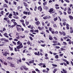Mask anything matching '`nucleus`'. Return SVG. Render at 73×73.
Wrapping results in <instances>:
<instances>
[{"instance_id":"obj_1","label":"nucleus","mask_w":73,"mask_h":73,"mask_svg":"<svg viewBox=\"0 0 73 73\" xmlns=\"http://www.w3.org/2000/svg\"><path fill=\"white\" fill-rule=\"evenodd\" d=\"M17 44L18 46H17V49H21L23 48L24 46L23 45V43L20 41L19 40L17 42Z\"/></svg>"},{"instance_id":"obj_2","label":"nucleus","mask_w":73,"mask_h":73,"mask_svg":"<svg viewBox=\"0 0 73 73\" xmlns=\"http://www.w3.org/2000/svg\"><path fill=\"white\" fill-rule=\"evenodd\" d=\"M49 31L50 32H51L52 34H54V33H55V34H58V31H56L54 32V31H52V27H49Z\"/></svg>"},{"instance_id":"obj_3","label":"nucleus","mask_w":73,"mask_h":73,"mask_svg":"<svg viewBox=\"0 0 73 73\" xmlns=\"http://www.w3.org/2000/svg\"><path fill=\"white\" fill-rule=\"evenodd\" d=\"M20 27H21V26L20 25H17V26H16V28H17V31H18V32H19V31H20Z\"/></svg>"},{"instance_id":"obj_4","label":"nucleus","mask_w":73,"mask_h":73,"mask_svg":"<svg viewBox=\"0 0 73 73\" xmlns=\"http://www.w3.org/2000/svg\"><path fill=\"white\" fill-rule=\"evenodd\" d=\"M5 42H4L3 41H0V46H5V44H5Z\"/></svg>"},{"instance_id":"obj_5","label":"nucleus","mask_w":73,"mask_h":73,"mask_svg":"<svg viewBox=\"0 0 73 73\" xmlns=\"http://www.w3.org/2000/svg\"><path fill=\"white\" fill-rule=\"evenodd\" d=\"M3 20H5L6 21H7L8 24H11V22H10V21L9 20V19H7V18L5 17L4 18Z\"/></svg>"},{"instance_id":"obj_6","label":"nucleus","mask_w":73,"mask_h":73,"mask_svg":"<svg viewBox=\"0 0 73 73\" xmlns=\"http://www.w3.org/2000/svg\"><path fill=\"white\" fill-rule=\"evenodd\" d=\"M37 9L38 10H40V12H41L42 11V7H41V6H39L38 8Z\"/></svg>"},{"instance_id":"obj_7","label":"nucleus","mask_w":73,"mask_h":73,"mask_svg":"<svg viewBox=\"0 0 73 73\" xmlns=\"http://www.w3.org/2000/svg\"><path fill=\"white\" fill-rule=\"evenodd\" d=\"M7 54L9 55V53L8 52H5V54H3V55L4 56H7Z\"/></svg>"},{"instance_id":"obj_8","label":"nucleus","mask_w":73,"mask_h":73,"mask_svg":"<svg viewBox=\"0 0 73 73\" xmlns=\"http://www.w3.org/2000/svg\"><path fill=\"white\" fill-rule=\"evenodd\" d=\"M62 71H61V73H67V71L66 70H65L64 69H63Z\"/></svg>"},{"instance_id":"obj_9","label":"nucleus","mask_w":73,"mask_h":73,"mask_svg":"<svg viewBox=\"0 0 73 73\" xmlns=\"http://www.w3.org/2000/svg\"><path fill=\"white\" fill-rule=\"evenodd\" d=\"M40 24V22L39 21H37L35 22V24L37 26H39V24Z\"/></svg>"},{"instance_id":"obj_10","label":"nucleus","mask_w":73,"mask_h":73,"mask_svg":"<svg viewBox=\"0 0 73 73\" xmlns=\"http://www.w3.org/2000/svg\"><path fill=\"white\" fill-rule=\"evenodd\" d=\"M35 55H36L37 56H40V52L38 51V53L37 52H35L34 53Z\"/></svg>"},{"instance_id":"obj_11","label":"nucleus","mask_w":73,"mask_h":73,"mask_svg":"<svg viewBox=\"0 0 73 73\" xmlns=\"http://www.w3.org/2000/svg\"><path fill=\"white\" fill-rule=\"evenodd\" d=\"M54 11V9H53L51 8L50 9L49 11H48L50 13H52L51 12H52L53 11Z\"/></svg>"},{"instance_id":"obj_12","label":"nucleus","mask_w":73,"mask_h":73,"mask_svg":"<svg viewBox=\"0 0 73 73\" xmlns=\"http://www.w3.org/2000/svg\"><path fill=\"white\" fill-rule=\"evenodd\" d=\"M63 61H64V62H66V64H67V65H69V62H68V61H67V60H66L63 59Z\"/></svg>"},{"instance_id":"obj_13","label":"nucleus","mask_w":73,"mask_h":73,"mask_svg":"<svg viewBox=\"0 0 73 73\" xmlns=\"http://www.w3.org/2000/svg\"><path fill=\"white\" fill-rule=\"evenodd\" d=\"M23 4L25 7H28V4L27 3H26L25 2H24Z\"/></svg>"},{"instance_id":"obj_14","label":"nucleus","mask_w":73,"mask_h":73,"mask_svg":"<svg viewBox=\"0 0 73 73\" xmlns=\"http://www.w3.org/2000/svg\"><path fill=\"white\" fill-rule=\"evenodd\" d=\"M49 39L50 40H53V38L52 37V36L49 35Z\"/></svg>"},{"instance_id":"obj_15","label":"nucleus","mask_w":73,"mask_h":73,"mask_svg":"<svg viewBox=\"0 0 73 73\" xmlns=\"http://www.w3.org/2000/svg\"><path fill=\"white\" fill-rule=\"evenodd\" d=\"M66 28L68 30H69V24H68L67 23L66 24Z\"/></svg>"},{"instance_id":"obj_16","label":"nucleus","mask_w":73,"mask_h":73,"mask_svg":"<svg viewBox=\"0 0 73 73\" xmlns=\"http://www.w3.org/2000/svg\"><path fill=\"white\" fill-rule=\"evenodd\" d=\"M23 68H24V69H25V70H28V68H27V67L25 66H23Z\"/></svg>"},{"instance_id":"obj_17","label":"nucleus","mask_w":73,"mask_h":73,"mask_svg":"<svg viewBox=\"0 0 73 73\" xmlns=\"http://www.w3.org/2000/svg\"><path fill=\"white\" fill-rule=\"evenodd\" d=\"M7 59L9 60H13V58L12 57H7Z\"/></svg>"},{"instance_id":"obj_18","label":"nucleus","mask_w":73,"mask_h":73,"mask_svg":"<svg viewBox=\"0 0 73 73\" xmlns=\"http://www.w3.org/2000/svg\"><path fill=\"white\" fill-rule=\"evenodd\" d=\"M43 8L45 9H46V10H48V7L46 6H44L43 7Z\"/></svg>"},{"instance_id":"obj_19","label":"nucleus","mask_w":73,"mask_h":73,"mask_svg":"<svg viewBox=\"0 0 73 73\" xmlns=\"http://www.w3.org/2000/svg\"><path fill=\"white\" fill-rule=\"evenodd\" d=\"M34 60H32L29 62V64H32V63H34Z\"/></svg>"},{"instance_id":"obj_20","label":"nucleus","mask_w":73,"mask_h":73,"mask_svg":"<svg viewBox=\"0 0 73 73\" xmlns=\"http://www.w3.org/2000/svg\"><path fill=\"white\" fill-rule=\"evenodd\" d=\"M69 17L70 19V20H73V17L72 15H70Z\"/></svg>"},{"instance_id":"obj_21","label":"nucleus","mask_w":73,"mask_h":73,"mask_svg":"<svg viewBox=\"0 0 73 73\" xmlns=\"http://www.w3.org/2000/svg\"><path fill=\"white\" fill-rule=\"evenodd\" d=\"M20 37L22 38H24L25 37V36L24 35H21L20 36Z\"/></svg>"},{"instance_id":"obj_22","label":"nucleus","mask_w":73,"mask_h":73,"mask_svg":"<svg viewBox=\"0 0 73 73\" xmlns=\"http://www.w3.org/2000/svg\"><path fill=\"white\" fill-rule=\"evenodd\" d=\"M38 29L40 30V31H42V29H42V28L41 27H40L39 26L38 27Z\"/></svg>"},{"instance_id":"obj_23","label":"nucleus","mask_w":73,"mask_h":73,"mask_svg":"<svg viewBox=\"0 0 73 73\" xmlns=\"http://www.w3.org/2000/svg\"><path fill=\"white\" fill-rule=\"evenodd\" d=\"M43 19L44 20H46V19H48V16H46L44 17H43Z\"/></svg>"},{"instance_id":"obj_24","label":"nucleus","mask_w":73,"mask_h":73,"mask_svg":"<svg viewBox=\"0 0 73 73\" xmlns=\"http://www.w3.org/2000/svg\"><path fill=\"white\" fill-rule=\"evenodd\" d=\"M10 66H11V67H15V64H12V63L10 64Z\"/></svg>"},{"instance_id":"obj_25","label":"nucleus","mask_w":73,"mask_h":73,"mask_svg":"<svg viewBox=\"0 0 73 73\" xmlns=\"http://www.w3.org/2000/svg\"><path fill=\"white\" fill-rule=\"evenodd\" d=\"M4 41L5 42H9V40L7 39H5V40H4Z\"/></svg>"},{"instance_id":"obj_26","label":"nucleus","mask_w":73,"mask_h":73,"mask_svg":"<svg viewBox=\"0 0 73 73\" xmlns=\"http://www.w3.org/2000/svg\"><path fill=\"white\" fill-rule=\"evenodd\" d=\"M13 23L14 24V25L16 26V25H17V23H16V22L15 21H14L13 22Z\"/></svg>"},{"instance_id":"obj_27","label":"nucleus","mask_w":73,"mask_h":73,"mask_svg":"<svg viewBox=\"0 0 73 73\" xmlns=\"http://www.w3.org/2000/svg\"><path fill=\"white\" fill-rule=\"evenodd\" d=\"M9 48L10 50H12V51H13V48L11 47V46H9Z\"/></svg>"},{"instance_id":"obj_28","label":"nucleus","mask_w":73,"mask_h":73,"mask_svg":"<svg viewBox=\"0 0 73 73\" xmlns=\"http://www.w3.org/2000/svg\"><path fill=\"white\" fill-rule=\"evenodd\" d=\"M13 17L14 19H19V17L17 16H14Z\"/></svg>"},{"instance_id":"obj_29","label":"nucleus","mask_w":73,"mask_h":73,"mask_svg":"<svg viewBox=\"0 0 73 73\" xmlns=\"http://www.w3.org/2000/svg\"><path fill=\"white\" fill-rule=\"evenodd\" d=\"M57 68L54 69V70L53 71V73H55L56 72V71H57Z\"/></svg>"},{"instance_id":"obj_30","label":"nucleus","mask_w":73,"mask_h":73,"mask_svg":"<svg viewBox=\"0 0 73 73\" xmlns=\"http://www.w3.org/2000/svg\"><path fill=\"white\" fill-rule=\"evenodd\" d=\"M43 5L44 6H45L47 4V2H46V1L44 2V3H43Z\"/></svg>"},{"instance_id":"obj_31","label":"nucleus","mask_w":73,"mask_h":73,"mask_svg":"<svg viewBox=\"0 0 73 73\" xmlns=\"http://www.w3.org/2000/svg\"><path fill=\"white\" fill-rule=\"evenodd\" d=\"M13 3L14 5H17V2L16 1H14L13 2Z\"/></svg>"},{"instance_id":"obj_32","label":"nucleus","mask_w":73,"mask_h":73,"mask_svg":"<svg viewBox=\"0 0 73 73\" xmlns=\"http://www.w3.org/2000/svg\"><path fill=\"white\" fill-rule=\"evenodd\" d=\"M44 65V64L42 63H41L39 64L38 65H39V66H42V65Z\"/></svg>"},{"instance_id":"obj_33","label":"nucleus","mask_w":73,"mask_h":73,"mask_svg":"<svg viewBox=\"0 0 73 73\" xmlns=\"http://www.w3.org/2000/svg\"><path fill=\"white\" fill-rule=\"evenodd\" d=\"M58 19V18L57 17H56V18H55L54 19V21H57V19Z\"/></svg>"},{"instance_id":"obj_34","label":"nucleus","mask_w":73,"mask_h":73,"mask_svg":"<svg viewBox=\"0 0 73 73\" xmlns=\"http://www.w3.org/2000/svg\"><path fill=\"white\" fill-rule=\"evenodd\" d=\"M63 25L64 26H65L66 25V22H64L63 23Z\"/></svg>"},{"instance_id":"obj_35","label":"nucleus","mask_w":73,"mask_h":73,"mask_svg":"<svg viewBox=\"0 0 73 73\" xmlns=\"http://www.w3.org/2000/svg\"><path fill=\"white\" fill-rule=\"evenodd\" d=\"M29 35H30V36H32V37H35L34 35L31 33H29Z\"/></svg>"},{"instance_id":"obj_36","label":"nucleus","mask_w":73,"mask_h":73,"mask_svg":"<svg viewBox=\"0 0 73 73\" xmlns=\"http://www.w3.org/2000/svg\"><path fill=\"white\" fill-rule=\"evenodd\" d=\"M29 38L31 40V41H32V40H33V38H32V36H29Z\"/></svg>"},{"instance_id":"obj_37","label":"nucleus","mask_w":73,"mask_h":73,"mask_svg":"<svg viewBox=\"0 0 73 73\" xmlns=\"http://www.w3.org/2000/svg\"><path fill=\"white\" fill-rule=\"evenodd\" d=\"M13 15H14V16H17V15L16 14V12H15L13 11Z\"/></svg>"},{"instance_id":"obj_38","label":"nucleus","mask_w":73,"mask_h":73,"mask_svg":"<svg viewBox=\"0 0 73 73\" xmlns=\"http://www.w3.org/2000/svg\"><path fill=\"white\" fill-rule=\"evenodd\" d=\"M23 14H26V15H27L28 14V12L27 11H24L23 12Z\"/></svg>"},{"instance_id":"obj_39","label":"nucleus","mask_w":73,"mask_h":73,"mask_svg":"<svg viewBox=\"0 0 73 73\" xmlns=\"http://www.w3.org/2000/svg\"><path fill=\"white\" fill-rule=\"evenodd\" d=\"M20 21L21 23H24V20L22 19L21 20H20Z\"/></svg>"},{"instance_id":"obj_40","label":"nucleus","mask_w":73,"mask_h":73,"mask_svg":"<svg viewBox=\"0 0 73 73\" xmlns=\"http://www.w3.org/2000/svg\"><path fill=\"white\" fill-rule=\"evenodd\" d=\"M26 24L27 25H28V24H29V22H27V21H26Z\"/></svg>"},{"instance_id":"obj_41","label":"nucleus","mask_w":73,"mask_h":73,"mask_svg":"<svg viewBox=\"0 0 73 73\" xmlns=\"http://www.w3.org/2000/svg\"><path fill=\"white\" fill-rule=\"evenodd\" d=\"M27 44H28V45L31 44V42L30 41H29L27 42Z\"/></svg>"},{"instance_id":"obj_42","label":"nucleus","mask_w":73,"mask_h":73,"mask_svg":"<svg viewBox=\"0 0 73 73\" xmlns=\"http://www.w3.org/2000/svg\"><path fill=\"white\" fill-rule=\"evenodd\" d=\"M4 5L5 6H4L3 7H5L6 8H8V7L7 4H5Z\"/></svg>"},{"instance_id":"obj_43","label":"nucleus","mask_w":73,"mask_h":73,"mask_svg":"<svg viewBox=\"0 0 73 73\" xmlns=\"http://www.w3.org/2000/svg\"><path fill=\"white\" fill-rule=\"evenodd\" d=\"M45 45V43H44L43 44H41L40 45V46H42L43 47H44Z\"/></svg>"},{"instance_id":"obj_44","label":"nucleus","mask_w":73,"mask_h":73,"mask_svg":"<svg viewBox=\"0 0 73 73\" xmlns=\"http://www.w3.org/2000/svg\"><path fill=\"white\" fill-rule=\"evenodd\" d=\"M63 32V35L64 36H65L66 35V33H65V32H64V31H62Z\"/></svg>"},{"instance_id":"obj_45","label":"nucleus","mask_w":73,"mask_h":73,"mask_svg":"<svg viewBox=\"0 0 73 73\" xmlns=\"http://www.w3.org/2000/svg\"><path fill=\"white\" fill-rule=\"evenodd\" d=\"M0 13L2 15H3V14H4V11H2Z\"/></svg>"},{"instance_id":"obj_46","label":"nucleus","mask_w":73,"mask_h":73,"mask_svg":"<svg viewBox=\"0 0 73 73\" xmlns=\"http://www.w3.org/2000/svg\"><path fill=\"white\" fill-rule=\"evenodd\" d=\"M67 13H68V14H71V13H72V11H68L67 12Z\"/></svg>"},{"instance_id":"obj_47","label":"nucleus","mask_w":73,"mask_h":73,"mask_svg":"<svg viewBox=\"0 0 73 73\" xmlns=\"http://www.w3.org/2000/svg\"><path fill=\"white\" fill-rule=\"evenodd\" d=\"M53 38H54V39H55V40H56V41H57V37H56V36H54L53 37Z\"/></svg>"},{"instance_id":"obj_48","label":"nucleus","mask_w":73,"mask_h":73,"mask_svg":"<svg viewBox=\"0 0 73 73\" xmlns=\"http://www.w3.org/2000/svg\"><path fill=\"white\" fill-rule=\"evenodd\" d=\"M36 71L37 72H40V70H38V68H36L35 69Z\"/></svg>"},{"instance_id":"obj_49","label":"nucleus","mask_w":73,"mask_h":73,"mask_svg":"<svg viewBox=\"0 0 73 73\" xmlns=\"http://www.w3.org/2000/svg\"><path fill=\"white\" fill-rule=\"evenodd\" d=\"M72 43V42L71 41V40H70L69 42V44H71Z\"/></svg>"},{"instance_id":"obj_50","label":"nucleus","mask_w":73,"mask_h":73,"mask_svg":"<svg viewBox=\"0 0 73 73\" xmlns=\"http://www.w3.org/2000/svg\"><path fill=\"white\" fill-rule=\"evenodd\" d=\"M60 50H62V51H63V50H65V49H64L63 48H60Z\"/></svg>"},{"instance_id":"obj_51","label":"nucleus","mask_w":73,"mask_h":73,"mask_svg":"<svg viewBox=\"0 0 73 73\" xmlns=\"http://www.w3.org/2000/svg\"><path fill=\"white\" fill-rule=\"evenodd\" d=\"M34 32H37V33H38V30H36L34 31Z\"/></svg>"},{"instance_id":"obj_52","label":"nucleus","mask_w":73,"mask_h":73,"mask_svg":"<svg viewBox=\"0 0 73 73\" xmlns=\"http://www.w3.org/2000/svg\"><path fill=\"white\" fill-rule=\"evenodd\" d=\"M54 27H55V28H57V25L56 24H54L53 25Z\"/></svg>"},{"instance_id":"obj_53","label":"nucleus","mask_w":73,"mask_h":73,"mask_svg":"<svg viewBox=\"0 0 73 73\" xmlns=\"http://www.w3.org/2000/svg\"><path fill=\"white\" fill-rule=\"evenodd\" d=\"M16 21V20L15 19H12L11 20V21L12 22H13L14 21Z\"/></svg>"},{"instance_id":"obj_54","label":"nucleus","mask_w":73,"mask_h":73,"mask_svg":"<svg viewBox=\"0 0 73 73\" xmlns=\"http://www.w3.org/2000/svg\"><path fill=\"white\" fill-rule=\"evenodd\" d=\"M16 38L18 40H19V38H20V36H19V35H18V36H16Z\"/></svg>"},{"instance_id":"obj_55","label":"nucleus","mask_w":73,"mask_h":73,"mask_svg":"<svg viewBox=\"0 0 73 73\" xmlns=\"http://www.w3.org/2000/svg\"><path fill=\"white\" fill-rule=\"evenodd\" d=\"M14 41H18V39L17 38H15L14 39Z\"/></svg>"},{"instance_id":"obj_56","label":"nucleus","mask_w":73,"mask_h":73,"mask_svg":"<svg viewBox=\"0 0 73 73\" xmlns=\"http://www.w3.org/2000/svg\"><path fill=\"white\" fill-rule=\"evenodd\" d=\"M28 15H31V12H30V11H29V12H28Z\"/></svg>"},{"instance_id":"obj_57","label":"nucleus","mask_w":73,"mask_h":73,"mask_svg":"<svg viewBox=\"0 0 73 73\" xmlns=\"http://www.w3.org/2000/svg\"><path fill=\"white\" fill-rule=\"evenodd\" d=\"M63 43L65 45H67V43H66V42H63Z\"/></svg>"},{"instance_id":"obj_58","label":"nucleus","mask_w":73,"mask_h":73,"mask_svg":"<svg viewBox=\"0 0 73 73\" xmlns=\"http://www.w3.org/2000/svg\"><path fill=\"white\" fill-rule=\"evenodd\" d=\"M72 11V10L70 9V8L69 7L68 8V11Z\"/></svg>"},{"instance_id":"obj_59","label":"nucleus","mask_w":73,"mask_h":73,"mask_svg":"<svg viewBox=\"0 0 73 73\" xmlns=\"http://www.w3.org/2000/svg\"><path fill=\"white\" fill-rule=\"evenodd\" d=\"M5 40V38H2L0 40L1 41H4Z\"/></svg>"},{"instance_id":"obj_60","label":"nucleus","mask_w":73,"mask_h":73,"mask_svg":"<svg viewBox=\"0 0 73 73\" xmlns=\"http://www.w3.org/2000/svg\"><path fill=\"white\" fill-rule=\"evenodd\" d=\"M4 64L5 65H7V64H7V62H4Z\"/></svg>"},{"instance_id":"obj_61","label":"nucleus","mask_w":73,"mask_h":73,"mask_svg":"<svg viewBox=\"0 0 73 73\" xmlns=\"http://www.w3.org/2000/svg\"><path fill=\"white\" fill-rule=\"evenodd\" d=\"M0 61L1 63H2V64H4V61H3L2 60L0 59Z\"/></svg>"},{"instance_id":"obj_62","label":"nucleus","mask_w":73,"mask_h":73,"mask_svg":"<svg viewBox=\"0 0 73 73\" xmlns=\"http://www.w3.org/2000/svg\"><path fill=\"white\" fill-rule=\"evenodd\" d=\"M56 58H58V55H56L55 56Z\"/></svg>"},{"instance_id":"obj_63","label":"nucleus","mask_w":73,"mask_h":73,"mask_svg":"<svg viewBox=\"0 0 73 73\" xmlns=\"http://www.w3.org/2000/svg\"><path fill=\"white\" fill-rule=\"evenodd\" d=\"M12 42H13V44H14V45H16L17 44H16V42H15L13 41Z\"/></svg>"},{"instance_id":"obj_64","label":"nucleus","mask_w":73,"mask_h":73,"mask_svg":"<svg viewBox=\"0 0 73 73\" xmlns=\"http://www.w3.org/2000/svg\"><path fill=\"white\" fill-rule=\"evenodd\" d=\"M14 50H15V52H17V49H16V48H14Z\"/></svg>"}]
</instances>
